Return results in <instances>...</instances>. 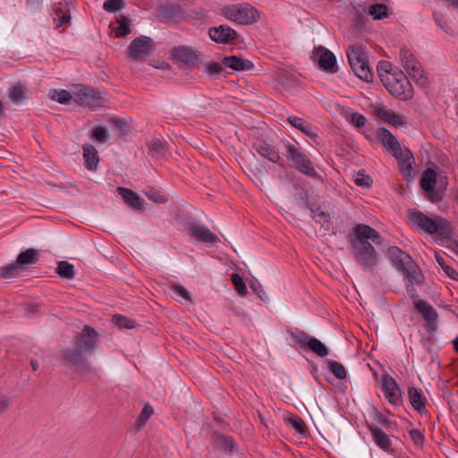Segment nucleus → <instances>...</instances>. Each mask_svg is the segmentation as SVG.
<instances>
[{"instance_id": "obj_20", "label": "nucleus", "mask_w": 458, "mask_h": 458, "mask_svg": "<svg viewBox=\"0 0 458 458\" xmlns=\"http://www.w3.org/2000/svg\"><path fill=\"white\" fill-rule=\"evenodd\" d=\"M209 37L217 43H230L236 39L237 32L227 25L212 27L208 30Z\"/></svg>"}, {"instance_id": "obj_25", "label": "nucleus", "mask_w": 458, "mask_h": 458, "mask_svg": "<svg viewBox=\"0 0 458 458\" xmlns=\"http://www.w3.org/2000/svg\"><path fill=\"white\" fill-rule=\"evenodd\" d=\"M84 166L87 170L96 171L99 163V156L96 148L91 144L82 146Z\"/></svg>"}, {"instance_id": "obj_46", "label": "nucleus", "mask_w": 458, "mask_h": 458, "mask_svg": "<svg viewBox=\"0 0 458 458\" xmlns=\"http://www.w3.org/2000/svg\"><path fill=\"white\" fill-rule=\"evenodd\" d=\"M378 76L380 77V80L382 81V78L385 77V75L387 74H394L396 70H399L398 68H394L393 64L388 61H380L377 67Z\"/></svg>"}, {"instance_id": "obj_56", "label": "nucleus", "mask_w": 458, "mask_h": 458, "mask_svg": "<svg viewBox=\"0 0 458 458\" xmlns=\"http://www.w3.org/2000/svg\"><path fill=\"white\" fill-rule=\"evenodd\" d=\"M312 211V218L317 222L321 224L322 222H329L330 215L325 211H321L319 209L311 210Z\"/></svg>"}, {"instance_id": "obj_8", "label": "nucleus", "mask_w": 458, "mask_h": 458, "mask_svg": "<svg viewBox=\"0 0 458 458\" xmlns=\"http://www.w3.org/2000/svg\"><path fill=\"white\" fill-rule=\"evenodd\" d=\"M74 102L78 105L95 110L104 106L105 98L93 88L78 85L73 91Z\"/></svg>"}, {"instance_id": "obj_23", "label": "nucleus", "mask_w": 458, "mask_h": 458, "mask_svg": "<svg viewBox=\"0 0 458 458\" xmlns=\"http://www.w3.org/2000/svg\"><path fill=\"white\" fill-rule=\"evenodd\" d=\"M252 148L259 155L272 163L276 164L281 158L279 153L265 140H257L252 144Z\"/></svg>"}, {"instance_id": "obj_37", "label": "nucleus", "mask_w": 458, "mask_h": 458, "mask_svg": "<svg viewBox=\"0 0 458 458\" xmlns=\"http://www.w3.org/2000/svg\"><path fill=\"white\" fill-rule=\"evenodd\" d=\"M217 445L225 452L235 451V442L231 436L219 435L216 437Z\"/></svg>"}, {"instance_id": "obj_39", "label": "nucleus", "mask_w": 458, "mask_h": 458, "mask_svg": "<svg viewBox=\"0 0 458 458\" xmlns=\"http://www.w3.org/2000/svg\"><path fill=\"white\" fill-rule=\"evenodd\" d=\"M369 13L374 20H382L387 16V7L384 4H375L370 6Z\"/></svg>"}, {"instance_id": "obj_54", "label": "nucleus", "mask_w": 458, "mask_h": 458, "mask_svg": "<svg viewBox=\"0 0 458 458\" xmlns=\"http://www.w3.org/2000/svg\"><path fill=\"white\" fill-rule=\"evenodd\" d=\"M386 123L395 127H404L407 124L406 121H404L399 114H395L394 111L391 113Z\"/></svg>"}, {"instance_id": "obj_51", "label": "nucleus", "mask_w": 458, "mask_h": 458, "mask_svg": "<svg viewBox=\"0 0 458 458\" xmlns=\"http://www.w3.org/2000/svg\"><path fill=\"white\" fill-rule=\"evenodd\" d=\"M354 182L357 186L369 188L372 185L373 180L369 175H364L361 173H358L354 179Z\"/></svg>"}, {"instance_id": "obj_55", "label": "nucleus", "mask_w": 458, "mask_h": 458, "mask_svg": "<svg viewBox=\"0 0 458 458\" xmlns=\"http://www.w3.org/2000/svg\"><path fill=\"white\" fill-rule=\"evenodd\" d=\"M10 97L13 102H18L24 98V91L21 85L13 86L10 91Z\"/></svg>"}, {"instance_id": "obj_47", "label": "nucleus", "mask_w": 458, "mask_h": 458, "mask_svg": "<svg viewBox=\"0 0 458 458\" xmlns=\"http://www.w3.org/2000/svg\"><path fill=\"white\" fill-rule=\"evenodd\" d=\"M125 6L124 0H106L103 4V9L108 13H116Z\"/></svg>"}, {"instance_id": "obj_7", "label": "nucleus", "mask_w": 458, "mask_h": 458, "mask_svg": "<svg viewBox=\"0 0 458 458\" xmlns=\"http://www.w3.org/2000/svg\"><path fill=\"white\" fill-rule=\"evenodd\" d=\"M224 14L228 20L241 25L251 24L259 19L258 10L249 4L225 7Z\"/></svg>"}, {"instance_id": "obj_16", "label": "nucleus", "mask_w": 458, "mask_h": 458, "mask_svg": "<svg viewBox=\"0 0 458 458\" xmlns=\"http://www.w3.org/2000/svg\"><path fill=\"white\" fill-rule=\"evenodd\" d=\"M152 45L153 40L150 38L141 36L130 43L127 51L132 59L138 60L146 57L149 54Z\"/></svg>"}, {"instance_id": "obj_17", "label": "nucleus", "mask_w": 458, "mask_h": 458, "mask_svg": "<svg viewBox=\"0 0 458 458\" xmlns=\"http://www.w3.org/2000/svg\"><path fill=\"white\" fill-rule=\"evenodd\" d=\"M184 16V13L181 5L170 4L162 5L158 8L157 17L161 22L172 24L178 22Z\"/></svg>"}, {"instance_id": "obj_63", "label": "nucleus", "mask_w": 458, "mask_h": 458, "mask_svg": "<svg viewBox=\"0 0 458 458\" xmlns=\"http://www.w3.org/2000/svg\"><path fill=\"white\" fill-rule=\"evenodd\" d=\"M73 99V95L65 89H59V104H67L70 100Z\"/></svg>"}, {"instance_id": "obj_36", "label": "nucleus", "mask_w": 458, "mask_h": 458, "mask_svg": "<svg viewBox=\"0 0 458 458\" xmlns=\"http://www.w3.org/2000/svg\"><path fill=\"white\" fill-rule=\"evenodd\" d=\"M406 72L416 83L421 86L427 83V78L424 76V72L420 63L417 65L412 64V67L407 69Z\"/></svg>"}, {"instance_id": "obj_12", "label": "nucleus", "mask_w": 458, "mask_h": 458, "mask_svg": "<svg viewBox=\"0 0 458 458\" xmlns=\"http://www.w3.org/2000/svg\"><path fill=\"white\" fill-rule=\"evenodd\" d=\"M311 59L317 61L321 70L329 73H335L338 71L336 57L327 48L319 47L312 52Z\"/></svg>"}, {"instance_id": "obj_22", "label": "nucleus", "mask_w": 458, "mask_h": 458, "mask_svg": "<svg viewBox=\"0 0 458 458\" xmlns=\"http://www.w3.org/2000/svg\"><path fill=\"white\" fill-rule=\"evenodd\" d=\"M117 191L130 208L135 210H142L144 208L145 200L133 191L128 188L118 187Z\"/></svg>"}, {"instance_id": "obj_50", "label": "nucleus", "mask_w": 458, "mask_h": 458, "mask_svg": "<svg viewBox=\"0 0 458 458\" xmlns=\"http://www.w3.org/2000/svg\"><path fill=\"white\" fill-rule=\"evenodd\" d=\"M409 435L416 446L421 447L423 445L425 437L420 429L412 428L409 431Z\"/></svg>"}, {"instance_id": "obj_45", "label": "nucleus", "mask_w": 458, "mask_h": 458, "mask_svg": "<svg viewBox=\"0 0 458 458\" xmlns=\"http://www.w3.org/2000/svg\"><path fill=\"white\" fill-rule=\"evenodd\" d=\"M170 291L173 294V297L175 299L182 298L185 301H191V294L189 293L187 289L181 284H173L170 286Z\"/></svg>"}, {"instance_id": "obj_11", "label": "nucleus", "mask_w": 458, "mask_h": 458, "mask_svg": "<svg viewBox=\"0 0 458 458\" xmlns=\"http://www.w3.org/2000/svg\"><path fill=\"white\" fill-rule=\"evenodd\" d=\"M414 308L422 316L425 321L426 331L432 335L437 330L438 314L434 307L428 301L420 300L418 296L412 297Z\"/></svg>"}, {"instance_id": "obj_3", "label": "nucleus", "mask_w": 458, "mask_h": 458, "mask_svg": "<svg viewBox=\"0 0 458 458\" xmlns=\"http://www.w3.org/2000/svg\"><path fill=\"white\" fill-rule=\"evenodd\" d=\"M284 147V156L293 167L310 178L323 181V177L316 171L313 162L297 141H285Z\"/></svg>"}, {"instance_id": "obj_44", "label": "nucleus", "mask_w": 458, "mask_h": 458, "mask_svg": "<svg viewBox=\"0 0 458 458\" xmlns=\"http://www.w3.org/2000/svg\"><path fill=\"white\" fill-rule=\"evenodd\" d=\"M231 281L238 294L244 297L248 291L242 277L239 274H233L231 276Z\"/></svg>"}, {"instance_id": "obj_19", "label": "nucleus", "mask_w": 458, "mask_h": 458, "mask_svg": "<svg viewBox=\"0 0 458 458\" xmlns=\"http://www.w3.org/2000/svg\"><path fill=\"white\" fill-rule=\"evenodd\" d=\"M408 216L416 225H419L423 231L429 234H434L437 231V222L426 214L419 210H409Z\"/></svg>"}, {"instance_id": "obj_53", "label": "nucleus", "mask_w": 458, "mask_h": 458, "mask_svg": "<svg viewBox=\"0 0 458 458\" xmlns=\"http://www.w3.org/2000/svg\"><path fill=\"white\" fill-rule=\"evenodd\" d=\"M223 65V64L212 62L205 65V72L209 75L218 74L224 70Z\"/></svg>"}, {"instance_id": "obj_59", "label": "nucleus", "mask_w": 458, "mask_h": 458, "mask_svg": "<svg viewBox=\"0 0 458 458\" xmlns=\"http://www.w3.org/2000/svg\"><path fill=\"white\" fill-rule=\"evenodd\" d=\"M393 110L386 108L385 106H378L375 108V114L377 116L384 120L385 122H387L391 113Z\"/></svg>"}, {"instance_id": "obj_21", "label": "nucleus", "mask_w": 458, "mask_h": 458, "mask_svg": "<svg viewBox=\"0 0 458 458\" xmlns=\"http://www.w3.org/2000/svg\"><path fill=\"white\" fill-rule=\"evenodd\" d=\"M39 260V251L37 249L30 248L21 251L16 258L22 271L33 267Z\"/></svg>"}, {"instance_id": "obj_35", "label": "nucleus", "mask_w": 458, "mask_h": 458, "mask_svg": "<svg viewBox=\"0 0 458 458\" xmlns=\"http://www.w3.org/2000/svg\"><path fill=\"white\" fill-rule=\"evenodd\" d=\"M166 145V141L160 139H153L148 143L151 154H155L157 157L165 156L167 150Z\"/></svg>"}, {"instance_id": "obj_58", "label": "nucleus", "mask_w": 458, "mask_h": 458, "mask_svg": "<svg viewBox=\"0 0 458 458\" xmlns=\"http://www.w3.org/2000/svg\"><path fill=\"white\" fill-rule=\"evenodd\" d=\"M351 122L355 127L361 128L365 125L366 117L361 114L354 112L351 115Z\"/></svg>"}, {"instance_id": "obj_29", "label": "nucleus", "mask_w": 458, "mask_h": 458, "mask_svg": "<svg viewBox=\"0 0 458 458\" xmlns=\"http://www.w3.org/2000/svg\"><path fill=\"white\" fill-rule=\"evenodd\" d=\"M75 8L72 0H62L59 2V27L69 23L71 21V11Z\"/></svg>"}, {"instance_id": "obj_33", "label": "nucleus", "mask_w": 458, "mask_h": 458, "mask_svg": "<svg viewBox=\"0 0 458 458\" xmlns=\"http://www.w3.org/2000/svg\"><path fill=\"white\" fill-rule=\"evenodd\" d=\"M23 271L15 260L13 263L0 267V277L9 279L21 275Z\"/></svg>"}, {"instance_id": "obj_61", "label": "nucleus", "mask_w": 458, "mask_h": 458, "mask_svg": "<svg viewBox=\"0 0 458 458\" xmlns=\"http://www.w3.org/2000/svg\"><path fill=\"white\" fill-rule=\"evenodd\" d=\"M413 57L415 56L407 47H402L400 49V59L403 65L405 63H409Z\"/></svg>"}, {"instance_id": "obj_49", "label": "nucleus", "mask_w": 458, "mask_h": 458, "mask_svg": "<svg viewBox=\"0 0 458 458\" xmlns=\"http://www.w3.org/2000/svg\"><path fill=\"white\" fill-rule=\"evenodd\" d=\"M374 419L379 422L386 429H391L394 424L388 419L386 415H385L377 409H374Z\"/></svg>"}, {"instance_id": "obj_32", "label": "nucleus", "mask_w": 458, "mask_h": 458, "mask_svg": "<svg viewBox=\"0 0 458 458\" xmlns=\"http://www.w3.org/2000/svg\"><path fill=\"white\" fill-rule=\"evenodd\" d=\"M131 21L123 16L117 20V26L113 29L116 38H126L131 33Z\"/></svg>"}, {"instance_id": "obj_10", "label": "nucleus", "mask_w": 458, "mask_h": 458, "mask_svg": "<svg viewBox=\"0 0 458 458\" xmlns=\"http://www.w3.org/2000/svg\"><path fill=\"white\" fill-rule=\"evenodd\" d=\"M185 231L189 237L208 247L216 246L220 242L219 237L206 225L191 222L187 225Z\"/></svg>"}, {"instance_id": "obj_4", "label": "nucleus", "mask_w": 458, "mask_h": 458, "mask_svg": "<svg viewBox=\"0 0 458 458\" xmlns=\"http://www.w3.org/2000/svg\"><path fill=\"white\" fill-rule=\"evenodd\" d=\"M346 55L354 74L364 81H371L373 72L369 64L366 47L362 45L349 46L346 49Z\"/></svg>"}, {"instance_id": "obj_38", "label": "nucleus", "mask_w": 458, "mask_h": 458, "mask_svg": "<svg viewBox=\"0 0 458 458\" xmlns=\"http://www.w3.org/2000/svg\"><path fill=\"white\" fill-rule=\"evenodd\" d=\"M75 276L74 266L68 261H59V277L72 279Z\"/></svg>"}, {"instance_id": "obj_18", "label": "nucleus", "mask_w": 458, "mask_h": 458, "mask_svg": "<svg viewBox=\"0 0 458 458\" xmlns=\"http://www.w3.org/2000/svg\"><path fill=\"white\" fill-rule=\"evenodd\" d=\"M173 55L175 62L179 64V67L192 68L199 63L197 54L186 47H176Z\"/></svg>"}, {"instance_id": "obj_27", "label": "nucleus", "mask_w": 458, "mask_h": 458, "mask_svg": "<svg viewBox=\"0 0 458 458\" xmlns=\"http://www.w3.org/2000/svg\"><path fill=\"white\" fill-rule=\"evenodd\" d=\"M287 121L293 127L298 129L310 138L314 139L318 136V134L313 131L312 125L306 122L304 119L298 116L290 115L287 118Z\"/></svg>"}, {"instance_id": "obj_48", "label": "nucleus", "mask_w": 458, "mask_h": 458, "mask_svg": "<svg viewBox=\"0 0 458 458\" xmlns=\"http://www.w3.org/2000/svg\"><path fill=\"white\" fill-rule=\"evenodd\" d=\"M113 320L121 328L131 329L134 328L136 326V322L134 320L119 314L114 315Z\"/></svg>"}, {"instance_id": "obj_6", "label": "nucleus", "mask_w": 458, "mask_h": 458, "mask_svg": "<svg viewBox=\"0 0 458 458\" xmlns=\"http://www.w3.org/2000/svg\"><path fill=\"white\" fill-rule=\"evenodd\" d=\"M386 256L403 270L407 277L420 283L421 276L420 269L408 253L397 246H391L387 249Z\"/></svg>"}, {"instance_id": "obj_1", "label": "nucleus", "mask_w": 458, "mask_h": 458, "mask_svg": "<svg viewBox=\"0 0 458 458\" xmlns=\"http://www.w3.org/2000/svg\"><path fill=\"white\" fill-rule=\"evenodd\" d=\"M376 245L383 244V237L371 226L358 224L352 227L349 241L356 263L365 272H372L378 264L379 257L376 249L369 241Z\"/></svg>"}, {"instance_id": "obj_34", "label": "nucleus", "mask_w": 458, "mask_h": 458, "mask_svg": "<svg viewBox=\"0 0 458 458\" xmlns=\"http://www.w3.org/2000/svg\"><path fill=\"white\" fill-rule=\"evenodd\" d=\"M307 349L312 351L319 357H326L329 353L328 348L321 341L313 336L307 343Z\"/></svg>"}, {"instance_id": "obj_24", "label": "nucleus", "mask_w": 458, "mask_h": 458, "mask_svg": "<svg viewBox=\"0 0 458 458\" xmlns=\"http://www.w3.org/2000/svg\"><path fill=\"white\" fill-rule=\"evenodd\" d=\"M408 400L411 407L420 414H423L426 411V398L423 396L420 388L409 386Z\"/></svg>"}, {"instance_id": "obj_31", "label": "nucleus", "mask_w": 458, "mask_h": 458, "mask_svg": "<svg viewBox=\"0 0 458 458\" xmlns=\"http://www.w3.org/2000/svg\"><path fill=\"white\" fill-rule=\"evenodd\" d=\"M437 231L434 234H437L442 239H449L452 236V225L446 219L438 216L436 219Z\"/></svg>"}, {"instance_id": "obj_5", "label": "nucleus", "mask_w": 458, "mask_h": 458, "mask_svg": "<svg viewBox=\"0 0 458 458\" xmlns=\"http://www.w3.org/2000/svg\"><path fill=\"white\" fill-rule=\"evenodd\" d=\"M382 83L391 95L401 100L410 99L413 96L411 84L401 70H396L394 74L385 75Z\"/></svg>"}, {"instance_id": "obj_26", "label": "nucleus", "mask_w": 458, "mask_h": 458, "mask_svg": "<svg viewBox=\"0 0 458 458\" xmlns=\"http://www.w3.org/2000/svg\"><path fill=\"white\" fill-rule=\"evenodd\" d=\"M222 64L234 71H248L253 68L251 61L238 55L225 56L223 58Z\"/></svg>"}, {"instance_id": "obj_28", "label": "nucleus", "mask_w": 458, "mask_h": 458, "mask_svg": "<svg viewBox=\"0 0 458 458\" xmlns=\"http://www.w3.org/2000/svg\"><path fill=\"white\" fill-rule=\"evenodd\" d=\"M287 333L291 336L294 345L302 349H307V343L312 337L298 327H290L287 329Z\"/></svg>"}, {"instance_id": "obj_62", "label": "nucleus", "mask_w": 458, "mask_h": 458, "mask_svg": "<svg viewBox=\"0 0 458 458\" xmlns=\"http://www.w3.org/2000/svg\"><path fill=\"white\" fill-rule=\"evenodd\" d=\"M153 412H154L153 408L149 404H146L143 407V409L140 414L139 420L145 422L146 420H148L149 419V417L153 414Z\"/></svg>"}, {"instance_id": "obj_13", "label": "nucleus", "mask_w": 458, "mask_h": 458, "mask_svg": "<svg viewBox=\"0 0 458 458\" xmlns=\"http://www.w3.org/2000/svg\"><path fill=\"white\" fill-rule=\"evenodd\" d=\"M368 428L371 434L374 444L383 452L391 455H395L396 450L394 447L392 438L380 427L375 424H368Z\"/></svg>"}, {"instance_id": "obj_42", "label": "nucleus", "mask_w": 458, "mask_h": 458, "mask_svg": "<svg viewBox=\"0 0 458 458\" xmlns=\"http://www.w3.org/2000/svg\"><path fill=\"white\" fill-rule=\"evenodd\" d=\"M92 138L99 143H106L109 140V132L105 126H97L93 129Z\"/></svg>"}, {"instance_id": "obj_9", "label": "nucleus", "mask_w": 458, "mask_h": 458, "mask_svg": "<svg viewBox=\"0 0 458 458\" xmlns=\"http://www.w3.org/2000/svg\"><path fill=\"white\" fill-rule=\"evenodd\" d=\"M85 352L78 349H68L64 352V360L74 368L80 377L87 379L95 373V369L85 357Z\"/></svg>"}, {"instance_id": "obj_52", "label": "nucleus", "mask_w": 458, "mask_h": 458, "mask_svg": "<svg viewBox=\"0 0 458 458\" xmlns=\"http://www.w3.org/2000/svg\"><path fill=\"white\" fill-rule=\"evenodd\" d=\"M424 191L426 193V198L432 203H437L443 199V192L439 190H436L435 187H433L431 191Z\"/></svg>"}, {"instance_id": "obj_43", "label": "nucleus", "mask_w": 458, "mask_h": 458, "mask_svg": "<svg viewBox=\"0 0 458 458\" xmlns=\"http://www.w3.org/2000/svg\"><path fill=\"white\" fill-rule=\"evenodd\" d=\"M328 368L338 379L346 377V370L344 365L336 360H328Z\"/></svg>"}, {"instance_id": "obj_57", "label": "nucleus", "mask_w": 458, "mask_h": 458, "mask_svg": "<svg viewBox=\"0 0 458 458\" xmlns=\"http://www.w3.org/2000/svg\"><path fill=\"white\" fill-rule=\"evenodd\" d=\"M251 290L262 300L265 301L267 299V296L266 295L265 291L263 290L262 285L257 280L252 281L250 284Z\"/></svg>"}, {"instance_id": "obj_41", "label": "nucleus", "mask_w": 458, "mask_h": 458, "mask_svg": "<svg viewBox=\"0 0 458 458\" xmlns=\"http://www.w3.org/2000/svg\"><path fill=\"white\" fill-rule=\"evenodd\" d=\"M436 259L447 276L454 281H458V272L451 266H448L442 256L437 255Z\"/></svg>"}, {"instance_id": "obj_40", "label": "nucleus", "mask_w": 458, "mask_h": 458, "mask_svg": "<svg viewBox=\"0 0 458 458\" xmlns=\"http://www.w3.org/2000/svg\"><path fill=\"white\" fill-rule=\"evenodd\" d=\"M289 424L300 434H305L307 432V427L303 420L297 414H291L288 419Z\"/></svg>"}, {"instance_id": "obj_64", "label": "nucleus", "mask_w": 458, "mask_h": 458, "mask_svg": "<svg viewBox=\"0 0 458 458\" xmlns=\"http://www.w3.org/2000/svg\"><path fill=\"white\" fill-rule=\"evenodd\" d=\"M145 194L147 195V197L151 199L152 201H154L155 203H158V204H161V203H165L166 202V199L159 194V193H156V192H145Z\"/></svg>"}, {"instance_id": "obj_2", "label": "nucleus", "mask_w": 458, "mask_h": 458, "mask_svg": "<svg viewBox=\"0 0 458 458\" xmlns=\"http://www.w3.org/2000/svg\"><path fill=\"white\" fill-rule=\"evenodd\" d=\"M376 137L383 147L397 159L399 169L404 177L410 176L414 163V157L411 151L408 148H402L397 139L386 128L378 129Z\"/></svg>"}, {"instance_id": "obj_14", "label": "nucleus", "mask_w": 458, "mask_h": 458, "mask_svg": "<svg viewBox=\"0 0 458 458\" xmlns=\"http://www.w3.org/2000/svg\"><path fill=\"white\" fill-rule=\"evenodd\" d=\"M98 338V333L92 327L86 325L75 337L76 346L83 352L94 351Z\"/></svg>"}, {"instance_id": "obj_60", "label": "nucleus", "mask_w": 458, "mask_h": 458, "mask_svg": "<svg viewBox=\"0 0 458 458\" xmlns=\"http://www.w3.org/2000/svg\"><path fill=\"white\" fill-rule=\"evenodd\" d=\"M434 20L437 25L447 34H452L453 30L445 21H443L439 14L434 13Z\"/></svg>"}, {"instance_id": "obj_15", "label": "nucleus", "mask_w": 458, "mask_h": 458, "mask_svg": "<svg viewBox=\"0 0 458 458\" xmlns=\"http://www.w3.org/2000/svg\"><path fill=\"white\" fill-rule=\"evenodd\" d=\"M382 389L386 399L394 406L403 403V395L397 382L388 374L382 377Z\"/></svg>"}, {"instance_id": "obj_30", "label": "nucleus", "mask_w": 458, "mask_h": 458, "mask_svg": "<svg viewBox=\"0 0 458 458\" xmlns=\"http://www.w3.org/2000/svg\"><path fill=\"white\" fill-rule=\"evenodd\" d=\"M437 179V172L432 168L425 170L420 178V187L423 191H431Z\"/></svg>"}]
</instances>
